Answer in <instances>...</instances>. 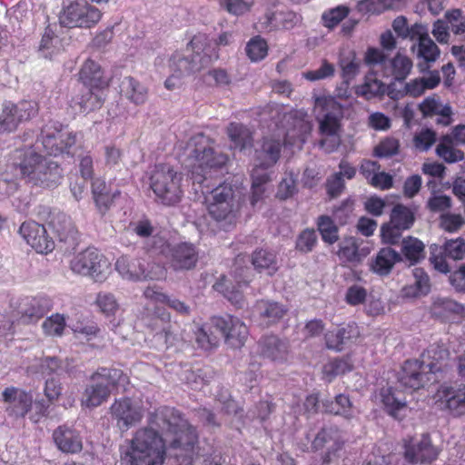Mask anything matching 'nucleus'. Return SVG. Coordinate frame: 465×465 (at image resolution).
I'll return each mask as SVG.
<instances>
[{
  "instance_id": "680f3d73",
  "label": "nucleus",
  "mask_w": 465,
  "mask_h": 465,
  "mask_svg": "<svg viewBox=\"0 0 465 465\" xmlns=\"http://www.w3.org/2000/svg\"><path fill=\"white\" fill-rule=\"evenodd\" d=\"M350 12L349 7L345 5H339L325 11L322 15L324 25L330 29L337 26L345 17L348 16Z\"/></svg>"
},
{
  "instance_id": "39448f33",
  "label": "nucleus",
  "mask_w": 465,
  "mask_h": 465,
  "mask_svg": "<svg viewBox=\"0 0 465 465\" xmlns=\"http://www.w3.org/2000/svg\"><path fill=\"white\" fill-rule=\"evenodd\" d=\"M149 185L159 203L165 206H174L183 197V173L168 163L153 165L149 173Z\"/></svg>"
},
{
  "instance_id": "423d86ee",
  "label": "nucleus",
  "mask_w": 465,
  "mask_h": 465,
  "mask_svg": "<svg viewBox=\"0 0 465 465\" xmlns=\"http://www.w3.org/2000/svg\"><path fill=\"white\" fill-rule=\"evenodd\" d=\"M317 107L326 112L319 123V132L326 136L320 141V146L331 153L340 144L339 131L342 118V105L331 95L319 96L315 100Z\"/></svg>"
},
{
  "instance_id": "a878e982",
  "label": "nucleus",
  "mask_w": 465,
  "mask_h": 465,
  "mask_svg": "<svg viewBox=\"0 0 465 465\" xmlns=\"http://www.w3.org/2000/svg\"><path fill=\"white\" fill-rule=\"evenodd\" d=\"M258 351L262 357L277 362L284 361L289 352L288 343L274 335L262 338L258 343Z\"/></svg>"
},
{
  "instance_id": "1a4fd4ad",
  "label": "nucleus",
  "mask_w": 465,
  "mask_h": 465,
  "mask_svg": "<svg viewBox=\"0 0 465 465\" xmlns=\"http://www.w3.org/2000/svg\"><path fill=\"white\" fill-rule=\"evenodd\" d=\"M102 16L100 9L86 0H74L63 8L59 22L68 28L90 29L99 23Z\"/></svg>"
},
{
  "instance_id": "c9c22d12",
  "label": "nucleus",
  "mask_w": 465,
  "mask_h": 465,
  "mask_svg": "<svg viewBox=\"0 0 465 465\" xmlns=\"http://www.w3.org/2000/svg\"><path fill=\"white\" fill-rule=\"evenodd\" d=\"M401 254L411 265H415L425 258V245L416 237L408 236L401 241Z\"/></svg>"
},
{
  "instance_id": "c85d7f7f",
  "label": "nucleus",
  "mask_w": 465,
  "mask_h": 465,
  "mask_svg": "<svg viewBox=\"0 0 465 465\" xmlns=\"http://www.w3.org/2000/svg\"><path fill=\"white\" fill-rule=\"evenodd\" d=\"M419 110L422 114V116L433 117L439 115L440 118L437 120L438 124L443 125H449L451 123V108L449 105H442L440 102V98L437 95L426 97L420 104Z\"/></svg>"
},
{
  "instance_id": "9b49d317",
  "label": "nucleus",
  "mask_w": 465,
  "mask_h": 465,
  "mask_svg": "<svg viewBox=\"0 0 465 465\" xmlns=\"http://www.w3.org/2000/svg\"><path fill=\"white\" fill-rule=\"evenodd\" d=\"M205 202L208 213L215 221L220 222L235 217L237 212L235 190L231 183H223L216 186L205 197Z\"/></svg>"
},
{
  "instance_id": "72a5a7b5",
  "label": "nucleus",
  "mask_w": 465,
  "mask_h": 465,
  "mask_svg": "<svg viewBox=\"0 0 465 465\" xmlns=\"http://www.w3.org/2000/svg\"><path fill=\"white\" fill-rule=\"evenodd\" d=\"M402 261V256L391 247H383L376 254L371 269L379 275L389 274L393 266Z\"/></svg>"
},
{
  "instance_id": "cd10ccee",
  "label": "nucleus",
  "mask_w": 465,
  "mask_h": 465,
  "mask_svg": "<svg viewBox=\"0 0 465 465\" xmlns=\"http://www.w3.org/2000/svg\"><path fill=\"white\" fill-rule=\"evenodd\" d=\"M437 398L455 415L465 414V386L441 387Z\"/></svg>"
},
{
  "instance_id": "393cba45",
  "label": "nucleus",
  "mask_w": 465,
  "mask_h": 465,
  "mask_svg": "<svg viewBox=\"0 0 465 465\" xmlns=\"http://www.w3.org/2000/svg\"><path fill=\"white\" fill-rule=\"evenodd\" d=\"M105 90L86 87V90L74 95L71 99V106L77 108L80 113L89 114L99 110L104 104Z\"/></svg>"
},
{
  "instance_id": "09e8293b",
  "label": "nucleus",
  "mask_w": 465,
  "mask_h": 465,
  "mask_svg": "<svg viewBox=\"0 0 465 465\" xmlns=\"http://www.w3.org/2000/svg\"><path fill=\"white\" fill-rule=\"evenodd\" d=\"M252 263L258 271L268 270L269 274L276 271L275 255L266 250L260 249L253 252Z\"/></svg>"
},
{
  "instance_id": "6e6552de",
  "label": "nucleus",
  "mask_w": 465,
  "mask_h": 465,
  "mask_svg": "<svg viewBox=\"0 0 465 465\" xmlns=\"http://www.w3.org/2000/svg\"><path fill=\"white\" fill-rule=\"evenodd\" d=\"M213 145L214 141L203 134L193 136L188 143L190 157L202 171L222 169L229 161L228 155L216 152Z\"/></svg>"
},
{
  "instance_id": "9d476101",
  "label": "nucleus",
  "mask_w": 465,
  "mask_h": 465,
  "mask_svg": "<svg viewBox=\"0 0 465 465\" xmlns=\"http://www.w3.org/2000/svg\"><path fill=\"white\" fill-rule=\"evenodd\" d=\"M78 134L64 128L62 124L45 125L41 131V143L49 155L74 156L72 149L77 143Z\"/></svg>"
},
{
  "instance_id": "c03bdc74",
  "label": "nucleus",
  "mask_w": 465,
  "mask_h": 465,
  "mask_svg": "<svg viewBox=\"0 0 465 465\" xmlns=\"http://www.w3.org/2000/svg\"><path fill=\"white\" fill-rule=\"evenodd\" d=\"M390 221L403 230H408L414 223L415 216L410 208L399 203L392 208Z\"/></svg>"
},
{
  "instance_id": "69168bd1",
  "label": "nucleus",
  "mask_w": 465,
  "mask_h": 465,
  "mask_svg": "<svg viewBox=\"0 0 465 465\" xmlns=\"http://www.w3.org/2000/svg\"><path fill=\"white\" fill-rule=\"evenodd\" d=\"M254 0H220L221 6L228 13L242 15L251 10Z\"/></svg>"
},
{
  "instance_id": "3c124183",
  "label": "nucleus",
  "mask_w": 465,
  "mask_h": 465,
  "mask_svg": "<svg viewBox=\"0 0 465 465\" xmlns=\"http://www.w3.org/2000/svg\"><path fill=\"white\" fill-rule=\"evenodd\" d=\"M341 261L345 262H355L361 260L357 241L353 237L344 238L337 252Z\"/></svg>"
},
{
  "instance_id": "f8f14e48",
  "label": "nucleus",
  "mask_w": 465,
  "mask_h": 465,
  "mask_svg": "<svg viewBox=\"0 0 465 465\" xmlns=\"http://www.w3.org/2000/svg\"><path fill=\"white\" fill-rule=\"evenodd\" d=\"M70 267L75 273L91 276L95 282H103L110 264L98 251L87 248L71 260Z\"/></svg>"
},
{
  "instance_id": "49530a36",
  "label": "nucleus",
  "mask_w": 465,
  "mask_h": 465,
  "mask_svg": "<svg viewBox=\"0 0 465 465\" xmlns=\"http://www.w3.org/2000/svg\"><path fill=\"white\" fill-rule=\"evenodd\" d=\"M317 228L322 239L330 244L336 242L339 239V230L334 220L328 215H321L317 219Z\"/></svg>"
},
{
  "instance_id": "f3484780",
  "label": "nucleus",
  "mask_w": 465,
  "mask_h": 465,
  "mask_svg": "<svg viewBox=\"0 0 465 465\" xmlns=\"http://www.w3.org/2000/svg\"><path fill=\"white\" fill-rule=\"evenodd\" d=\"M171 316L163 309L156 306L153 314L147 319L146 327L159 346H169L174 341Z\"/></svg>"
},
{
  "instance_id": "e2e57ef3",
  "label": "nucleus",
  "mask_w": 465,
  "mask_h": 465,
  "mask_svg": "<svg viewBox=\"0 0 465 465\" xmlns=\"http://www.w3.org/2000/svg\"><path fill=\"white\" fill-rule=\"evenodd\" d=\"M436 140V132L430 128H424L414 135L413 144L416 149L425 152L435 143Z\"/></svg>"
},
{
  "instance_id": "052dcab7",
  "label": "nucleus",
  "mask_w": 465,
  "mask_h": 465,
  "mask_svg": "<svg viewBox=\"0 0 465 465\" xmlns=\"http://www.w3.org/2000/svg\"><path fill=\"white\" fill-rule=\"evenodd\" d=\"M444 18L454 35L465 33V15L460 9L456 8L447 11Z\"/></svg>"
},
{
  "instance_id": "bb28decb",
  "label": "nucleus",
  "mask_w": 465,
  "mask_h": 465,
  "mask_svg": "<svg viewBox=\"0 0 465 465\" xmlns=\"http://www.w3.org/2000/svg\"><path fill=\"white\" fill-rule=\"evenodd\" d=\"M53 439L57 448L64 453H76L83 448L79 433L65 425L59 426L54 431Z\"/></svg>"
},
{
  "instance_id": "37998d69",
  "label": "nucleus",
  "mask_w": 465,
  "mask_h": 465,
  "mask_svg": "<svg viewBox=\"0 0 465 465\" xmlns=\"http://www.w3.org/2000/svg\"><path fill=\"white\" fill-rule=\"evenodd\" d=\"M432 313L436 317L450 318L451 314L462 315L465 308L451 300H436L431 308Z\"/></svg>"
},
{
  "instance_id": "864d4df0",
  "label": "nucleus",
  "mask_w": 465,
  "mask_h": 465,
  "mask_svg": "<svg viewBox=\"0 0 465 465\" xmlns=\"http://www.w3.org/2000/svg\"><path fill=\"white\" fill-rule=\"evenodd\" d=\"M352 369V363L349 358L334 359L323 366L322 372L331 381L335 376L344 374Z\"/></svg>"
},
{
  "instance_id": "603ef678",
  "label": "nucleus",
  "mask_w": 465,
  "mask_h": 465,
  "mask_svg": "<svg viewBox=\"0 0 465 465\" xmlns=\"http://www.w3.org/2000/svg\"><path fill=\"white\" fill-rule=\"evenodd\" d=\"M245 51L252 62H259L268 54L267 42L260 35H256L247 43Z\"/></svg>"
},
{
  "instance_id": "f704fd0d",
  "label": "nucleus",
  "mask_w": 465,
  "mask_h": 465,
  "mask_svg": "<svg viewBox=\"0 0 465 465\" xmlns=\"http://www.w3.org/2000/svg\"><path fill=\"white\" fill-rule=\"evenodd\" d=\"M282 143L279 140L272 138H264L262 148L258 152V158L261 163L258 167L260 170L265 171L267 168L274 165L280 158Z\"/></svg>"
},
{
  "instance_id": "0eeeda50",
  "label": "nucleus",
  "mask_w": 465,
  "mask_h": 465,
  "mask_svg": "<svg viewBox=\"0 0 465 465\" xmlns=\"http://www.w3.org/2000/svg\"><path fill=\"white\" fill-rule=\"evenodd\" d=\"M127 376L118 369L102 368L93 374L91 383L85 388L82 404L88 408L101 405L107 401L114 388L124 385Z\"/></svg>"
},
{
  "instance_id": "8fccbe9b",
  "label": "nucleus",
  "mask_w": 465,
  "mask_h": 465,
  "mask_svg": "<svg viewBox=\"0 0 465 465\" xmlns=\"http://www.w3.org/2000/svg\"><path fill=\"white\" fill-rule=\"evenodd\" d=\"M417 54L420 58L430 63L435 62L439 58L440 51L430 35H425L418 43Z\"/></svg>"
},
{
  "instance_id": "a18cd8bd",
  "label": "nucleus",
  "mask_w": 465,
  "mask_h": 465,
  "mask_svg": "<svg viewBox=\"0 0 465 465\" xmlns=\"http://www.w3.org/2000/svg\"><path fill=\"white\" fill-rule=\"evenodd\" d=\"M258 306L260 315L267 325L278 322L287 311L284 306L278 302H262Z\"/></svg>"
},
{
  "instance_id": "c756f323",
  "label": "nucleus",
  "mask_w": 465,
  "mask_h": 465,
  "mask_svg": "<svg viewBox=\"0 0 465 465\" xmlns=\"http://www.w3.org/2000/svg\"><path fill=\"white\" fill-rule=\"evenodd\" d=\"M360 336V330L355 323L348 324L345 327L335 331H328L325 334L326 346L334 351H341L348 342L355 341Z\"/></svg>"
},
{
  "instance_id": "412c9836",
  "label": "nucleus",
  "mask_w": 465,
  "mask_h": 465,
  "mask_svg": "<svg viewBox=\"0 0 465 465\" xmlns=\"http://www.w3.org/2000/svg\"><path fill=\"white\" fill-rule=\"evenodd\" d=\"M412 68V60L407 55L398 53L385 63L381 76L389 80L388 86L392 85V88H395L396 83L405 82ZM387 89L389 90V87Z\"/></svg>"
},
{
  "instance_id": "7ed1b4c3",
  "label": "nucleus",
  "mask_w": 465,
  "mask_h": 465,
  "mask_svg": "<svg viewBox=\"0 0 465 465\" xmlns=\"http://www.w3.org/2000/svg\"><path fill=\"white\" fill-rule=\"evenodd\" d=\"M450 352L443 343L431 344L419 360L404 362L399 378L400 383L411 390H418L427 383L436 382L441 375Z\"/></svg>"
},
{
  "instance_id": "6e6d98bb",
  "label": "nucleus",
  "mask_w": 465,
  "mask_h": 465,
  "mask_svg": "<svg viewBox=\"0 0 465 465\" xmlns=\"http://www.w3.org/2000/svg\"><path fill=\"white\" fill-rule=\"evenodd\" d=\"M439 224L443 231L454 233L459 232L465 225V219L460 213L447 212L440 215Z\"/></svg>"
},
{
  "instance_id": "6ab92c4d",
  "label": "nucleus",
  "mask_w": 465,
  "mask_h": 465,
  "mask_svg": "<svg viewBox=\"0 0 465 465\" xmlns=\"http://www.w3.org/2000/svg\"><path fill=\"white\" fill-rule=\"evenodd\" d=\"M91 193L97 212L105 215L121 196L119 189H113L104 178L95 177L91 182Z\"/></svg>"
},
{
  "instance_id": "aec40b11",
  "label": "nucleus",
  "mask_w": 465,
  "mask_h": 465,
  "mask_svg": "<svg viewBox=\"0 0 465 465\" xmlns=\"http://www.w3.org/2000/svg\"><path fill=\"white\" fill-rule=\"evenodd\" d=\"M199 260V253L194 244L180 242L169 249V262L175 271L192 270Z\"/></svg>"
},
{
  "instance_id": "ea45409f",
  "label": "nucleus",
  "mask_w": 465,
  "mask_h": 465,
  "mask_svg": "<svg viewBox=\"0 0 465 465\" xmlns=\"http://www.w3.org/2000/svg\"><path fill=\"white\" fill-rule=\"evenodd\" d=\"M439 157L449 163H457L464 159V153L454 147L452 138L449 135L443 136L436 148Z\"/></svg>"
},
{
  "instance_id": "13d9d810",
  "label": "nucleus",
  "mask_w": 465,
  "mask_h": 465,
  "mask_svg": "<svg viewBox=\"0 0 465 465\" xmlns=\"http://www.w3.org/2000/svg\"><path fill=\"white\" fill-rule=\"evenodd\" d=\"M13 106L21 123L30 121L39 113V104L33 100H23L17 104L13 103Z\"/></svg>"
},
{
  "instance_id": "f03ea898",
  "label": "nucleus",
  "mask_w": 465,
  "mask_h": 465,
  "mask_svg": "<svg viewBox=\"0 0 465 465\" xmlns=\"http://www.w3.org/2000/svg\"><path fill=\"white\" fill-rule=\"evenodd\" d=\"M12 166L26 183L43 189L57 187L64 178L61 165L42 155L32 145L22 146L11 154Z\"/></svg>"
},
{
  "instance_id": "20e7f679",
  "label": "nucleus",
  "mask_w": 465,
  "mask_h": 465,
  "mask_svg": "<svg viewBox=\"0 0 465 465\" xmlns=\"http://www.w3.org/2000/svg\"><path fill=\"white\" fill-rule=\"evenodd\" d=\"M193 52L190 57L173 55L172 61L177 64L179 74H173L164 81V87L173 91L182 85L181 76L201 72L213 62L209 38L205 34L195 35L188 44Z\"/></svg>"
},
{
  "instance_id": "4c0bfd02",
  "label": "nucleus",
  "mask_w": 465,
  "mask_h": 465,
  "mask_svg": "<svg viewBox=\"0 0 465 465\" xmlns=\"http://www.w3.org/2000/svg\"><path fill=\"white\" fill-rule=\"evenodd\" d=\"M323 406L325 411L335 415H341L347 419L353 418L358 413L357 409L353 407L349 397L344 394L337 395L334 401H326L323 403Z\"/></svg>"
},
{
  "instance_id": "338daca9",
  "label": "nucleus",
  "mask_w": 465,
  "mask_h": 465,
  "mask_svg": "<svg viewBox=\"0 0 465 465\" xmlns=\"http://www.w3.org/2000/svg\"><path fill=\"white\" fill-rule=\"evenodd\" d=\"M443 252L453 260H462L465 257V240L457 238L447 241L443 245Z\"/></svg>"
},
{
  "instance_id": "a211bd4d",
  "label": "nucleus",
  "mask_w": 465,
  "mask_h": 465,
  "mask_svg": "<svg viewBox=\"0 0 465 465\" xmlns=\"http://www.w3.org/2000/svg\"><path fill=\"white\" fill-rule=\"evenodd\" d=\"M78 81L84 86L98 90H107L111 84V77L106 74L103 66L95 60L88 58L78 71Z\"/></svg>"
},
{
  "instance_id": "a19ab883",
  "label": "nucleus",
  "mask_w": 465,
  "mask_h": 465,
  "mask_svg": "<svg viewBox=\"0 0 465 465\" xmlns=\"http://www.w3.org/2000/svg\"><path fill=\"white\" fill-rule=\"evenodd\" d=\"M401 84L402 88L400 90L392 88V85L389 86V95L392 99L402 98L406 95L411 97H419L425 92L424 84L422 83L421 77L415 78L408 83L404 82Z\"/></svg>"
},
{
  "instance_id": "4468645a",
  "label": "nucleus",
  "mask_w": 465,
  "mask_h": 465,
  "mask_svg": "<svg viewBox=\"0 0 465 465\" xmlns=\"http://www.w3.org/2000/svg\"><path fill=\"white\" fill-rule=\"evenodd\" d=\"M112 418L123 431L139 423L143 418V409L130 398L115 400L110 407Z\"/></svg>"
},
{
  "instance_id": "58836bf2",
  "label": "nucleus",
  "mask_w": 465,
  "mask_h": 465,
  "mask_svg": "<svg viewBox=\"0 0 465 465\" xmlns=\"http://www.w3.org/2000/svg\"><path fill=\"white\" fill-rule=\"evenodd\" d=\"M271 181V177L265 171L255 167L252 173L251 204L255 206L262 200L265 193V185Z\"/></svg>"
},
{
  "instance_id": "774afa93",
  "label": "nucleus",
  "mask_w": 465,
  "mask_h": 465,
  "mask_svg": "<svg viewBox=\"0 0 465 465\" xmlns=\"http://www.w3.org/2000/svg\"><path fill=\"white\" fill-rule=\"evenodd\" d=\"M317 242V235L313 229H305L296 240V249L307 253L312 251Z\"/></svg>"
},
{
  "instance_id": "79ce46f5",
  "label": "nucleus",
  "mask_w": 465,
  "mask_h": 465,
  "mask_svg": "<svg viewBox=\"0 0 465 465\" xmlns=\"http://www.w3.org/2000/svg\"><path fill=\"white\" fill-rule=\"evenodd\" d=\"M12 102H5L0 114V133L15 132L21 124Z\"/></svg>"
},
{
  "instance_id": "4be33fe9",
  "label": "nucleus",
  "mask_w": 465,
  "mask_h": 465,
  "mask_svg": "<svg viewBox=\"0 0 465 465\" xmlns=\"http://www.w3.org/2000/svg\"><path fill=\"white\" fill-rule=\"evenodd\" d=\"M343 439L340 430L335 427L322 429L315 437L312 446L315 450L326 448L328 452L323 462L330 463L335 460L337 452L341 450Z\"/></svg>"
},
{
  "instance_id": "bf43d9fd",
  "label": "nucleus",
  "mask_w": 465,
  "mask_h": 465,
  "mask_svg": "<svg viewBox=\"0 0 465 465\" xmlns=\"http://www.w3.org/2000/svg\"><path fill=\"white\" fill-rule=\"evenodd\" d=\"M65 326V318L59 313L46 318L42 325L44 332L49 336H62Z\"/></svg>"
},
{
  "instance_id": "5fc2aeb1",
  "label": "nucleus",
  "mask_w": 465,
  "mask_h": 465,
  "mask_svg": "<svg viewBox=\"0 0 465 465\" xmlns=\"http://www.w3.org/2000/svg\"><path fill=\"white\" fill-rule=\"evenodd\" d=\"M124 152L114 143L104 147V164L109 170H121L123 163Z\"/></svg>"
},
{
  "instance_id": "473e14b6",
  "label": "nucleus",
  "mask_w": 465,
  "mask_h": 465,
  "mask_svg": "<svg viewBox=\"0 0 465 465\" xmlns=\"http://www.w3.org/2000/svg\"><path fill=\"white\" fill-rule=\"evenodd\" d=\"M49 227L59 238V241L67 242L75 241L77 230L74 225L72 219L64 213H53L48 221Z\"/></svg>"
},
{
  "instance_id": "5701e85b",
  "label": "nucleus",
  "mask_w": 465,
  "mask_h": 465,
  "mask_svg": "<svg viewBox=\"0 0 465 465\" xmlns=\"http://www.w3.org/2000/svg\"><path fill=\"white\" fill-rule=\"evenodd\" d=\"M5 409L10 416L24 417L32 408L33 396L22 390L6 388L3 392Z\"/></svg>"
},
{
  "instance_id": "e433bc0d",
  "label": "nucleus",
  "mask_w": 465,
  "mask_h": 465,
  "mask_svg": "<svg viewBox=\"0 0 465 465\" xmlns=\"http://www.w3.org/2000/svg\"><path fill=\"white\" fill-rule=\"evenodd\" d=\"M381 397L387 411L394 418H400L401 413L406 409V401L401 398V392L391 388L383 389Z\"/></svg>"
},
{
  "instance_id": "dca6fc26",
  "label": "nucleus",
  "mask_w": 465,
  "mask_h": 465,
  "mask_svg": "<svg viewBox=\"0 0 465 465\" xmlns=\"http://www.w3.org/2000/svg\"><path fill=\"white\" fill-rule=\"evenodd\" d=\"M213 328L224 338L227 344L233 348L242 347L248 337L247 326L232 316L214 318Z\"/></svg>"
},
{
  "instance_id": "4d7b16f0",
  "label": "nucleus",
  "mask_w": 465,
  "mask_h": 465,
  "mask_svg": "<svg viewBox=\"0 0 465 465\" xmlns=\"http://www.w3.org/2000/svg\"><path fill=\"white\" fill-rule=\"evenodd\" d=\"M400 141L394 137L382 139L373 150V155L379 158H389L399 153Z\"/></svg>"
},
{
  "instance_id": "2f4dec72",
  "label": "nucleus",
  "mask_w": 465,
  "mask_h": 465,
  "mask_svg": "<svg viewBox=\"0 0 465 465\" xmlns=\"http://www.w3.org/2000/svg\"><path fill=\"white\" fill-rule=\"evenodd\" d=\"M148 88L133 76H125L120 84V94L135 105H143L148 99Z\"/></svg>"
},
{
  "instance_id": "7c9ffc66",
  "label": "nucleus",
  "mask_w": 465,
  "mask_h": 465,
  "mask_svg": "<svg viewBox=\"0 0 465 465\" xmlns=\"http://www.w3.org/2000/svg\"><path fill=\"white\" fill-rule=\"evenodd\" d=\"M231 148L242 152L253 146L252 132L242 123L232 122L226 127Z\"/></svg>"
},
{
  "instance_id": "f257e3e1",
  "label": "nucleus",
  "mask_w": 465,
  "mask_h": 465,
  "mask_svg": "<svg viewBox=\"0 0 465 465\" xmlns=\"http://www.w3.org/2000/svg\"><path fill=\"white\" fill-rule=\"evenodd\" d=\"M195 429L172 408H160L148 426L136 430L121 447V465H163L167 448L191 458L197 443Z\"/></svg>"
},
{
  "instance_id": "ddd939ff",
  "label": "nucleus",
  "mask_w": 465,
  "mask_h": 465,
  "mask_svg": "<svg viewBox=\"0 0 465 465\" xmlns=\"http://www.w3.org/2000/svg\"><path fill=\"white\" fill-rule=\"evenodd\" d=\"M115 269L124 279L130 281H158L164 278L166 274L164 267L160 264L153 263L150 269L146 270L143 260L132 259L126 255L116 260Z\"/></svg>"
},
{
  "instance_id": "2eb2a0df",
  "label": "nucleus",
  "mask_w": 465,
  "mask_h": 465,
  "mask_svg": "<svg viewBox=\"0 0 465 465\" xmlns=\"http://www.w3.org/2000/svg\"><path fill=\"white\" fill-rule=\"evenodd\" d=\"M19 233L38 253L47 254L54 249V241L48 235L45 227L35 221L24 222L19 228Z\"/></svg>"
},
{
  "instance_id": "de8ad7c7",
  "label": "nucleus",
  "mask_w": 465,
  "mask_h": 465,
  "mask_svg": "<svg viewBox=\"0 0 465 465\" xmlns=\"http://www.w3.org/2000/svg\"><path fill=\"white\" fill-rule=\"evenodd\" d=\"M51 310V303L49 301H33L28 308H26L22 315V320L25 323H32L37 322L45 313Z\"/></svg>"
},
{
  "instance_id": "0e129e2a",
  "label": "nucleus",
  "mask_w": 465,
  "mask_h": 465,
  "mask_svg": "<svg viewBox=\"0 0 465 465\" xmlns=\"http://www.w3.org/2000/svg\"><path fill=\"white\" fill-rule=\"evenodd\" d=\"M214 331L217 332L211 328L209 330L205 328H199L195 332V340L202 349L208 351L218 345L220 337H218Z\"/></svg>"
},
{
  "instance_id": "b1692460",
  "label": "nucleus",
  "mask_w": 465,
  "mask_h": 465,
  "mask_svg": "<svg viewBox=\"0 0 465 465\" xmlns=\"http://www.w3.org/2000/svg\"><path fill=\"white\" fill-rule=\"evenodd\" d=\"M405 459L411 463H424L435 460L439 455V450L434 447L428 435H423L415 444L405 446Z\"/></svg>"
}]
</instances>
